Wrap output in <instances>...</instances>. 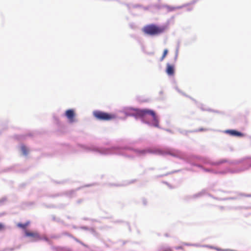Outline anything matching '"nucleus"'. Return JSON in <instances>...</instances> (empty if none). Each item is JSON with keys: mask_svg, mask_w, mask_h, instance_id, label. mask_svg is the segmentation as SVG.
Returning <instances> with one entry per match:
<instances>
[{"mask_svg": "<svg viewBox=\"0 0 251 251\" xmlns=\"http://www.w3.org/2000/svg\"><path fill=\"white\" fill-rule=\"evenodd\" d=\"M151 151L150 150H141V151H137V152L139 153V154H144L147 152H151Z\"/></svg>", "mask_w": 251, "mask_h": 251, "instance_id": "nucleus-11", "label": "nucleus"}, {"mask_svg": "<svg viewBox=\"0 0 251 251\" xmlns=\"http://www.w3.org/2000/svg\"><path fill=\"white\" fill-rule=\"evenodd\" d=\"M167 29L165 25L159 26L155 24H150L144 26L143 32L150 36H157L164 33Z\"/></svg>", "mask_w": 251, "mask_h": 251, "instance_id": "nucleus-2", "label": "nucleus"}, {"mask_svg": "<svg viewBox=\"0 0 251 251\" xmlns=\"http://www.w3.org/2000/svg\"><path fill=\"white\" fill-rule=\"evenodd\" d=\"M168 52V50L167 49H165L163 51V55L160 59V61H162L164 60V59L166 57Z\"/></svg>", "mask_w": 251, "mask_h": 251, "instance_id": "nucleus-12", "label": "nucleus"}, {"mask_svg": "<svg viewBox=\"0 0 251 251\" xmlns=\"http://www.w3.org/2000/svg\"><path fill=\"white\" fill-rule=\"evenodd\" d=\"M180 154L179 151L173 149H165L164 155H170L174 157H178Z\"/></svg>", "mask_w": 251, "mask_h": 251, "instance_id": "nucleus-5", "label": "nucleus"}, {"mask_svg": "<svg viewBox=\"0 0 251 251\" xmlns=\"http://www.w3.org/2000/svg\"><path fill=\"white\" fill-rule=\"evenodd\" d=\"M166 73L170 76H173L175 74V66L168 63L166 66Z\"/></svg>", "mask_w": 251, "mask_h": 251, "instance_id": "nucleus-6", "label": "nucleus"}, {"mask_svg": "<svg viewBox=\"0 0 251 251\" xmlns=\"http://www.w3.org/2000/svg\"><path fill=\"white\" fill-rule=\"evenodd\" d=\"M151 153H153L161 155H164V150L156 149L153 151H151Z\"/></svg>", "mask_w": 251, "mask_h": 251, "instance_id": "nucleus-9", "label": "nucleus"}, {"mask_svg": "<svg viewBox=\"0 0 251 251\" xmlns=\"http://www.w3.org/2000/svg\"><path fill=\"white\" fill-rule=\"evenodd\" d=\"M126 115L129 116H134L136 118H142L144 121L148 116H151L152 118V124L155 127L159 126V120L155 113L152 110L144 109H135L130 108L126 111Z\"/></svg>", "mask_w": 251, "mask_h": 251, "instance_id": "nucleus-1", "label": "nucleus"}, {"mask_svg": "<svg viewBox=\"0 0 251 251\" xmlns=\"http://www.w3.org/2000/svg\"><path fill=\"white\" fill-rule=\"evenodd\" d=\"M230 135L236 136H241L243 134L241 132L234 130H230L227 131Z\"/></svg>", "mask_w": 251, "mask_h": 251, "instance_id": "nucleus-8", "label": "nucleus"}, {"mask_svg": "<svg viewBox=\"0 0 251 251\" xmlns=\"http://www.w3.org/2000/svg\"><path fill=\"white\" fill-rule=\"evenodd\" d=\"M93 115L96 119L100 121H110L116 117L114 114L108 113L100 111H94Z\"/></svg>", "mask_w": 251, "mask_h": 251, "instance_id": "nucleus-3", "label": "nucleus"}, {"mask_svg": "<svg viewBox=\"0 0 251 251\" xmlns=\"http://www.w3.org/2000/svg\"><path fill=\"white\" fill-rule=\"evenodd\" d=\"M65 115L71 122H74L75 116V112L72 109H69L66 111Z\"/></svg>", "mask_w": 251, "mask_h": 251, "instance_id": "nucleus-7", "label": "nucleus"}, {"mask_svg": "<svg viewBox=\"0 0 251 251\" xmlns=\"http://www.w3.org/2000/svg\"><path fill=\"white\" fill-rule=\"evenodd\" d=\"M21 151H22L23 154L25 155H26L28 153V149L24 145L21 146Z\"/></svg>", "mask_w": 251, "mask_h": 251, "instance_id": "nucleus-10", "label": "nucleus"}, {"mask_svg": "<svg viewBox=\"0 0 251 251\" xmlns=\"http://www.w3.org/2000/svg\"><path fill=\"white\" fill-rule=\"evenodd\" d=\"M25 234L26 236L32 238V240L34 241H36L42 239V237L40 236L37 232L26 231Z\"/></svg>", "mask_w": 251, "mask_h": 251, "instance_id": "nucleus-4", "label": "nucleus"}, {"mask_svg": "<svg viewBox=\"0 0 251 251\" xmlns=\"http://www.w3.org/2000/svg\"><path fill=\"white\" fill-rule=\"evenodd\" d=\"M28 223L24 224H21V223H19V224H18L17 226L19 227L25 229L26 227V226H28Z\"/></svg>", "mask_w": 251, "mask_h": 251, "instance_id": "nucleus-13", "label": "nucleus"}, {"mask_svg": "<svg viewBox=\"0 0 251 251\" xmlns=\"http://www.w3.org/2000/svg\"><path fill=\"white\" fill-rule=\"evenodd\" d=\"M5 229V226L3 224L0 223V231H2Z\"/></svg>", "mask_w": 251, "mask_h": 251, "instance_id": "nucleus-14", "label": "nucleus"}]
</instances>
